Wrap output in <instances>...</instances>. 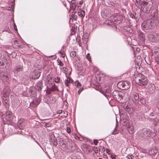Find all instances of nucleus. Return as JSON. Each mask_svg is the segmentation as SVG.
Here are the masks:
<instances>
[{
    "label": "nucleus",
    "mask_w": 159,
    "mask_h": 159,
    "mask_svg": "<svg viewBox=\"0 0 159 159\" xmlns=\"http://www.w3.org/2000/svg\"><path fill=\"white\" fill-rule=\"evenodd\" d=\"M153 4L151 1L141 0L140 2L141 10L144 13H149L152 9Z\"/></svg>",
    "instance_id": "obj_1"
},
{
    "label": "nucleus",
    "mask_w": 159,
    "mask_h": 159,
    "mask_svg": "<svg viewBox=\"0 0 159 159\" xmlns=\"http://www.w3.org/2000/svg\"><path fill=\"white\" fill-rule=\"evenodd\" d=\"M135 82L141 86H145L148 84L147 79L143 74L139 73L134 79Z\"/></svg>",
    "instance_id": "obj_2"
},
{
    "label": "nucleus",
    "mask_w": 159,
    "mask_h": 159,
    "mask_svg": "<svg viewBox=\"0 0 159 159\" xmlns=\"http://www.w3.org/2000/svg\"><path fill=\"white\" fill-rule=\"evenodd\" d=\"M155 25L154 21L152 20H148L145 21L141 24L143 29L147 30L153 28Z\"/></svg>",
    "instance_id": "obj_3"
},
{
    "label": "nucleus",
    "mask_w": 159,
    "mask_h": 159,
    "mask_svg": "<svg viewBox=\"0 0 159 159\" xmlns=\"http://www.w3.org/2000/svg\"><path fill=\"white\" fill-rule=\"evenodd\" d=\"M141 137H149L151 138H153L156 135V133L153 131H152L149 129L144 128L143 129L141 132Z\"/></svg>",
    "instance_id": "obj_4"
},
{
    "label": "nucleus",
    "mask_w": 159,
    "mask_h": 159,
    "mask_svg": "<svg viewBox=\"0 0 159 159\" xmlns=\"http://www.w3.org/2000/svg\"><path fill=\"white\" fill-rule=\"evenodd\" d=\"M130 83L127 81H120L117 84L118 87L122 90H126L130 88Z\"/></svg>",
    "instance_id": "obj_5"
},
{
    "label": "nucleus",
    "mask_w": 159,
    "mask_h": 159,
    "mask_svg": "<svg viewBox=\"0 0 159 159\" xmlns=\"http://www.w3.org/2000/svg\"><path fill=\"white\" fill-rule=\"evenodd\" d=\"M148 38L151 42H156L159 40V34L156 33H150L148 35Z\"/></svg>",
    "instance_id": "obj_6"
},
{
    "label": "nucleus",
    "mask_w": 159,
    "mask_h": 159,
    "mask_svg": "<svg viewBox=\"0 0 159 159\" xmlns=\"http://www.w3.org/2000/svg\"><path fill=\"white\" fill-rule=\"evenodd\" d=\"M112 95L114 99L118 102L122 99V93L120 92L114 91L113 92Z\"/></svg>",
    "instance_id": "obj_7"
},
{
    "label": "nucleus",
    "mask_w": 159,
    "mask_h": 159,
    "mask_svg": "<svg viewBox=\"0 0 159 159\" xmlns=\"http://www.w3.org/2000/svg\"><path fill=\"white\" fill-rule=\"evenodd\" d=\"M111 18L112 19L113 21H116V20H118L121 22L123 20L124 17L120 14L115 13L113 16H111Z\"/></svg>",
    "instance_id": "obj_8"
},
{
    "label": "nucleus",
    "mask_w": 159,
    "mask_h": 159,
    "mask_svg": "<svg viewBox=\"0 0 159 159\" xmlns=\"http://www.w3.org/2000/svg\"><path fill=\"white\" fill-rule=\"evenodd\" d=\"M11 92V89L8 86H5L3 90L2 97L9 98V96Z\"/></svg>",
    "instance_id": "obj_9"
},
{
    "label": "nucleus",
    "mask_w": 159,
    "mask_h": 159,
    "mask_svg": "<svg viewBox=\"0 0 159 159\" xmlns=\"http://www.w3.org/2000/svg\"><path fill=\"white\" fill-rule=\"evenodd\" d=\"M153 53L154 55L156 61L159 64V48H158L157 50L156 49Z\"/></svg>",
    "instance_id": "obj_10"
},
{
    "label": "nucleus",
    "mask_w": 159,
    "mask_h": 159,
    "mask_svg": "<svg viewBox=\"0 0 159 159\" xmlns=\"http://www.w3.org/2000/svg\"><path fill=\"white\" fill-rule=\"evenodd\" d=\"M40 101L41 100L39 99H34L30 103V106L34 108L39 104Z\"/></svg>",
    "instance_id": "obj_11"
},
{
    "label": "nucleus",
    "mask_w": 159,
    "mask_h": 159,
    "mask_svg": "<svg viewBox=\"0 0 159 159\" xmlns=\"http://www.w3.org/2000/svg\"><path fill=\"white\" fill-rule=\"evenodd\" d=\"M49 139L50 142L56 146L57 145V139L53 134H49Z\"/></svg>",
    "instance_id": "obj_12"
},
{
    "label": "nucleus",
    "mask_w": 159,
    "mask_h": 159,
    "mask_svg": "<svg viewBox=\"0 0 159 159\" xmlns=\"http://www.w3.org/2000/svg\"><path fill=\"white\" fill-rule=\"evenodd\" d=\"M133 102L135 103H138L139 102V95L136 93H134L133 94L132 98Z\"/></svg>",
    "instance_id": "obj_13"
},
{
    "label": "nucleus",
    "mask_w": 159,
    "mask_h": 159,
    "mask_svg": "<svg viewBox=\"0 0 159 159\" xmlns=\"http://www.w3.org/2000/svg\"><path fill=\"white\" fill-rule=\"evenodd\" d=\"M127 129L129 133L130 134H133L135 132L132 123H129L127 126Z\"/></svg>",
    "instance_id": "obj_14"
},
{
    "label": "nucleus",
    "mask_w": 159,
    "mask_h": 159,
    "mask_svg": "<svg viewBox=\"0 0 159 159\" xmlns=\"http://www.w3.org/2000/svg\"><path fill=\"white\" fill-rule=\"evenodd\" d=\"M13 118V115L12 113L8 111L6 112V116L5 118L8 121H10L12 120Z\"/></svg>",
    "instance_id": "obj_15"
},
{
    "label": "nucleus",
    "mask_w": 159,
    "mask_h": 159,
    "mask_svg": "<svg viewBox=\"0 0 159 159\" xmlns=\"http://www.w3.org/2000/svg\"><path fill=\"white\" fill-rule=\"evenodd\" d=\"M2 103L4 106L7 108H8L9 107V98H7L6 97H2Z\"/></svg>",
    "instance_id": "obj_16"
},
{
    "label": "nucleus",
    "mask_w": 159,
    "mask_h": 159,
    "mask_svg": "<svg viewBox=\"0 0 159 159\" xmlns=\"http://www.w3.org/2000/svg\"><path fill=\"white\" fill-rule=\"evenodd\" d=\"M155 89V86L154 84H151L148 87V90L150 93H153Z\"/></svg>",
    "instance_id": "obj_17"
},
{
    "label": "nucleus",
    "mask_w": 159,
    "mask_h": 159,
    "mask_svg": "<svg viewBox=\"0 0 159 159\" xmlns=\"http://www.w3.org/2000/svg\"><path fill=\"white\" fill-rule=\"evenodd\" d=\"M1 75L4 77V78H3V79L7 81L11 77L8 72L7 71H4L2 73Z\"/></svg>",
    "instance_id": "obj_18"
},
{
    "label": "nucleus",
    "mask_w": 159,
    "mask_h": 159,
    "mask_svg": "<svg viewBox=\"0 0 159 159\" xmlns=\"http://www.w3.org/2000/svg\"><path fill=\"white\" fill-rule=\"evenodd\" d=\"M158 150L157 148L156 147L152 148L149 151V153L151 155H155L157 153Z\"/></svg>",
    "instance_id": "obj_19"
},
{
    "label": "nucleus",
    "mask_w": 159,
    "mask_h": 159,
    "mask_svg": "<svg viewBox=\"0 0 159 159\" xmlns=\"http://www.w3.org/2000/svg\"><path fill=\"white\" fill-rule=\"evenodd\" d=\"M35 88L36 89H37L38 91H41L43 88L42 82L39 81L37 83Z\"/></svg>",
    "instance_id": "obj_20"
},
{
    "label": "nucleus",
    "mask_w": 159,
    "mask_h": 159,
    "mask_svg": "<svg viewBox=\"0 0 159 159\" xmlns=\"http://www.w3.org/2000/svg\"><path fill=\"white\" fill-rule=\"evenodd\" d=\"M138 35L139 38L140 40L142 41L144 40L145 35L143 32L140 31H138Z\"/></svg>",
    "instance_id": "obj_21"
},
{
    "label": "nucleus",
    "mask_w": 159,
    "mask_h": 159,
    "mask_svg": "<svg viewBox=\"0 0 159 159\" xmlns=\"http://www.w3.org/2000/svg\"><path fill=\"white\" fill-rule=\"evenodd\" d=\"M78 15L80 17L83 18L85 15V11H84L80 9L78 11Z\"/></svg>",
    "instance_id": "obj_22"
},
{
    "label": "nucleus",
    "mask_w": 159,
    "mask_h": 159,
    "mask_svg": "<svg viewBox=\"0 0 159 159\" xmlns=\"http://www.w3.org/2000/svg\"><path fill=\"white\" fill-rule=\"evenodd\" d=\"M122 99H124L125 100H128L130 98V95L127 92H125L124 93H122Z\"/></svg>",
    "instance_id": "obj_23"
},
{
    "label": "nucleus",
    "mask_w": 159,
    "mask_h": 159,
    "mask_svg": "<svg viewBox=\"0 0 159 159\" xmlns=\"http://www.w3.org/2000/svg\"><path fill=\"white\" fill-rule=\"evenodd\" d=\"M51 89V91L52 92H54L55 91H58L59 90L57 86H56L55 84H53L51 87L50 88Z\"/></svg>",
    "instance_id": "obj_24"
},
{
    "label": "nucleus",
    "mask_w": 159,
    "mask_h": 159,
    "mask_svg": "<svg viewBox=\"0 0 159 159\" xmlns=\"http://www.w3.org/2000/svg\"><path fill=\"white\" fill-rule=\"evenodd\" d=\"M72 79L70 77H67L66 79L65 80V84L66 86H69V83H72Z\"/></svg>",
    "instance_id": "obj_25"
},
{
    "label": "nucleus",
    "mask_w": 159,
    "mask_h": 159,
    "mask_svg": "<svg viewBox=\"0 0 159 159\" xmlns=\"http://www.w3.org/2000/svg\"><path fill=\"white\" fill-rule=\"evenodd\" d=\"M23 120L24 119H20L19 120V126L20 128L23 129L25 126L24 123L23 122Z\"/></svg>",
    "instance_id": "obj_26"
},
{
    "label": "nucleus",
    "mask_w": 159,
    "mask_h": 159,
    "mask_svg": "<svg viewBox=\"0 0 159 159\" xmlns=\"http://www.w3.org/2000/svg\"><path fill=\"white\" fill-rule=\"evenodd\" d=\"M45 84L46 86L47 87H50V85L53 84L52 82V81H51L49 80H47L45 81Z\"/></svg>",
    "instance_id": "obj_27"
},
{
    "label": "nucleus",
    "mask_w": 159,
    "mask_h": 159,
    "mask_svg": "<svg viewBox=\"0 0 159 159\" xmlns=\"http://www.w3.org/2000/svg\"><path fill=\"white\" fill-rule=\"evenodd\" d=\"M125 110L127 111L130 114L133 111V109L132 108L129 107V106L127 105L125 107Z\"/></svg>",
    "instance_id": "obj_28"
},
{
    "label": "nucleus",
    "mask_w": 159,
    "mask_h": 159,
    "mask_svg": "<svg viewBox=\"0 0 159 159\" xmlns=\"http://www.w3.org/2000/svg\"><path fill=\"white\" fill-rule=\"evenodd\" d=\"M22 69V68L21 66H16L15 67L14 71V72H17L18 71L21 70Z\"/></svg>",
    "instance_id": "obj_29"
},
{
    "label": "nucleus",
    "mask_w": 159,
    "mask_h": 159,
    "mask_svg": "<svg viewBox=\"0 0 159 159\" xmlns=\"http://www.w3.org/2000/svg\"><path fill=\"white\" fill-rule=\"evenodd\" d=\"M76 54V53L75 52L72 51L70 53V55L71 57L74 58L75 57Z\"/></svg>",
    "instance_id": "obj_30"
},
{
    "label": "nucleus",
    "mask_w": 159,
    "mask_h": 159,
    "mask_svg": "<svg viewBox=\"0 0 159 159\" xmlns=\"http://www.w3.org/2000/svg\"><path fill=\"white\" fill-rule=\"evenodd\" d=\"M57 62L58 63V65L60 66H61L62 67L64 66L63 62H62L60 60H57Z\"/></svg>",
    "instance_id": "obj_31"
},
{
    "label": "nucleus",
    "mask_w": 159,
    "mask_h": 159,
    "mask_svg": "<svg viewBox=\"0 0 159 159\" xmlns=\"http://www.w3.org/2000/svg\"><path fill=\"white\" fill-rule=\"evenodd\" d=\"M60 77H57L55 79L54 81L56 83H60Z\"/></svg>",
    "instance_id": "obj_32"
},
{
    "label": "nucleus",
    "mask_w": 159,
    "mask_h": 159,
    "mask_svg": "<svg viewBox=\"0 0 159 159\" xmlns=\"http://www.w3.org/2000/svg\"><path fill=\"white\" fill-rule=\"evenodd\" d=\"M114 6L113 7L115 9H118L120 7V4H119L118 3H116L115 4H114Z\"/></svg>",
    "instance_id": "obj_33"
},
{
    "label": "nucleus",
    "mask_w": 159,
    "mask_h": 159,
    "mask_svg": "<svg viewBox=\"0 0 159 159\" xmlns=\"http://www.w3.org/2000/svg\"><path fill=\"white\" fill-rule=\"evenodd\" d=\"M47 88V89L46 93L48 94H49L51 93V92L52 91H51V89L50 88L48 87Z\"/></svg>",
    "instance_id": "obj_34"
},
{
    "label": "nucleus",
    "mask_w": 159,
    "mask_h": 159,
    "mask_svg": "<svg viewBox=\"0 0 159 159\" xmlns=\"http://www.w3.org/2000/svg\"><path fill=\"white\" fill-rule=\"evenodd\" d=\"M86 58L90 63L91 62V57H90V55L89 53H88L86 55Z\"/></svg>",
    "instance_id": "obj_35"
},
{
    "label": "nucleus",
    "mask_w": 159,
    "mask_h": 159,
    "mask_svg": "<svg viewBox=\"0 0 159 159\" xmlns=\"http://www.w3.org/2000/svg\"><path fill=\"white\" fill-rule=\"evenodd\" d=\"M75 84H76V87L78 88H80L81 86V84L78 81H76Z\"/></svg>",
    "instance_id": "obj_36"
},
{
    "label": "nucleus",
    "mask_w": 159,
    "mask_h": 159,
    "mask_svg": "<svg viewBox=\"0 0 159 159\" xmlns=\"http://www.w3.org/2000/svg\"><path fill=\"white\" fill-rule=\"evenodd\" d=\"M93 150L95 152V153H97L98 151V149L97 147H94L93 148Z\"/></svg>",
    "instance_id": "obj_37"
},
{
    "label": "nucleus",
    "mask_w": 159,
    "mask_h": 159,
    "mask_svg": "<svg viewBox=\"0 0 159 159\" xmlns=\"http://www.w3.org/2000/svg\"><path fill=\"white\" fill-rule=\"evenodd\" d=\"M118 133V131L116 129V127L115 128L114 130L112 132V134H116Z\"/></svg>",
    "instance_id": "obj_38"
},
{
    "label": "nucleus",
    "mask_w": 159,
    "mask_h": 159,
    "mask_svg": "<svg viewBox=\"0 0 159 159\" xmlns=\"http://www.w3.org/2000/svg\"><path fill=\"white\" fill-rule=\"evenodd\" d=\"M100 150H102L103 152H104L105 151V149L104 148V147L103 146H101L99 148Z\"/></svg>",
    "instance_id": "obj_39"
},
{
    "label": "nucleus",
    "mask_w": 159,
    "mask_h": 159,
    "mask_svg": "<svg viewBox=\"0 0 159 159\" xmlns=\"http://www.w3.org/2000/svg\"><path fill=\"white\" fill-rule=\"evenodd\" d=\"M116 2H110V4H109V5L110 7H111L112 8H113L114 6V4H115Z\"/></svg>",
    "instance_id": "obj_40"
},
{
    "label": "nucleus",
    "mask_w": 159,
    "mask_h": 159,
    "mask_svg": "<svg viewBox=\"0 0 159 159\" xmlns=\"http://www.w3.org/2000/svg\"><path fill=\"white\" fill-rule=\"evenodd\" d=\"M66 131L67 132L69 133L70 134L71 132V129L69 127H67L66 129Z\"/></svg>",
    "instance_id": "obj_41"
},
{
    "label": "nucleus",
    "mask_w": 159,
    "mask_h": 159,
    "mask_svg": "<svg viewBox=\"0 0 159 159\" xmlns=\"http://www.w3.org/2000/svg\"><path fill=\"white\" fill-rule=\"evenodd\" d=\"M93 143L95 145H97L98 143V141L97 140L94 139V140Z\"/></svg>",
    "instance_id": "obj_42"
},
{
    "label": "nucleus",
    "mask_w": 159,
    "mask_h": 159,
    "mask_svg": "<svg viewBox=\"0 0 159 159\" xmlns=\"http://www.w3.org/2000/svg\"><path fill=\"white\" fill-rule=\"evenodd\" d=\"M106 152L108 154H110V150L108 148H106Z\"/></svg>",
    "instance_id": "obj_43"
},
{
    "label": "nucleus",
    "mask_w": 159,
    "mask_h": 159,
    "mask_svg": "<svg viewBox=\"0 0 159 159\" xmlns=\"http://www.w3.org/2000/svg\"><path fill=\"white\" fill-rule=\"evenodd\" d=\"M62 110H58L57 112V114H61L62 113Z\"/></svg>",
    "instance_id": "obj_44"
},
{
    "label": "nucleus",
    "mask_w": 159,
    "mask_h": 159,
    "mask_svg": "<svg viewBox=\"0 0 159 159\" xmlns=\"http://www.w3.org/2000/svg\"><path fill=\"white\" fill-rule=\"evenodd\" d=\"M40 75L39 74H38V75L36 77H34V79H37L40 76Z\"/></svg>",
    "instance_id": "obj_45"
},
{
    "label": "nucleus",
    "mask_w": 159,
    "mask_h": 159,
    "mask_svg": "<svg viewBox=\"0 0 159 159\" xmlns=\"http://www.w3.org/2000/svg\"><path fill=\"white\" fill-rule=\"evenodd\" d=\"M130 17L132 18H133L134 17V15L132 14H131L130 15Z\"/></svg>",
    "instance_id": "obj_46"
},
{
    "label": "nucleus",
    "mask_w": 159,
    "mask_h": 159,
    "mask_svg": "<svg viewBox=\"0 0 159 159\" xmlns=\"http://www.w3.org/2000/svg\"><path fill=\"white\" fill-rule=\"evenodd\" d=\"M83 2H84L83 1L81 0L79 2V4L80 5H82L83 4Z\"/></svg>",
    "instance_id": "obj_47"
},
{
    "label": "nucleus",
    "mask_w": 159,
    "mask_h": 159,
    "mask_svg": "<svg viewBox=\"0 0 159 159\" xmlns=\"http://www.w3.org/2000/svg\"><path fill=\"white\" fill-rule=\"evenodd\" d=\"M14 29L16 30L17 31V27H16V25L15 24L14 25Z\"/></svg>",
    "instance_id": "obj_48"
},
{
    "label": "nucleus",
    "mask_w": 159,
    "mask_h": 159,
    "mask_svg": "<svg viewBox=\"0 0 159 159\" xmlns=\"http://www.w3.org/2000/svg\"><path fill=\"white\" fill-rule=\"evenodd\" d=\"M82 90H83V89H79V91H78V94H79L82 91Z\"/></svg>",
    "instance_id": "obj_49"
},
{
    "label": "nucleus",
    "mask_w": 159,
    "mask_h": 159,
    "mask_svg": "<svg viewBox=\"0 0 159 159\" xmlns=\"http://www.w3.org/2000/svg\"><path fill=\"white\" fill-rule=\"evenodd\" d=\"M0 66H3V65H4V63L2 62H1V61H0Z\"/></svg>",
    "instance_id": "obj_50"
},
{
    "label": "nucleus",
    "mask_w": 159,
    "mask_h": 159,
    "mask_svg": "<svg viewBox=\"0 0 159 159\" xmlns=\"http://www.w3.org/2000/svg\"><path fill=\"white\" fill-rule=\"evenodd\" d=\"M111 157L113 159H115V158H116V156H112V155H111Z\"/></svg>",
    "instance_id": "obj_51"
},
{
    "label": "nucleus",
    "mask_w": 159,
    "mask_h": 159,
    "mask_svg": "<svg viewBox=\"0 0 159 159\" xmlns=\"http://www.w3.org/2000/svg\"><path fill=\"white\" fill-rule=\"evenodd\" d=\"M129 156L130 157V158L131 159H133V156L132 154H131V155L129 154Z\"/></svg>",
    "instance_id": "obj_52"
},
{
    "label": "nucleus",
    "mask_w": 159,
    "mask_h": 159,
    "mask_svg": "<svg viewBox=\"0 0 159 159\" xmlns=\"http://www.w3.org/2000/svg\"><path fill=\"white\" fill-rule=\"evenodd\" d=\"M58 53H60V54H61V55H62V54L63 53V52H61V51H59L58 52Z\"/></svg>",
    "instance_id": "obj_53"
},
{
    "label": "nucleus",
    "mask_w": 159,
    "mask_h": 159,
    "mask_svg": "<svg viewBox=\"0 0 159 159\" xmlns=\"http://www.w3.org/2000/svg\"><path fill=\"white\" fill-rule=\"evenodd\" d=\"M61 56L62 57H64L65 56V55L63 53L61 55Z\"/></svg>",
    "instance_id": "obj_54"
},
{
    "label": "nucleus",
    "mask_w": 159,
    "mask_h": 159,
    "mask_svg": "<svg viewBox=\"0 0 159 159\" xmlns=\"http://www.w3.org/2000/svg\"><path fill=\"white\" fill-rule=\"evenodd\" d=\"M127 158H128L129 159L130 157H129V154L128 155V156H127Z\"/></svg>",
    "instance_id": "obj_55"
},
{
    "label": "nucleus",
    "mask_w": 159,
    "mask_h": 159,
    "mask_svg": "<svg viewBox=\"0 0 159 159\" xmlns=\"http://www.w3.org/2000/svg\"><path fill=\"white\" fill-rule=\"evenodd\" d=\"M45 126H46L47 127H49V126H48L47 124L46 123V125H45Z\"/></svg>",
    "instance_id": "obj_56"
},
{
    "label": "nucleus",
    "mask_w": 159,
    "mask_h": 159,
    "mask_svg": "<svg viewBox=\"0 0 159 159\" xmlns=\"http://www.w3.org/2000/svg\"><path fill=\"white\" fill-rule=\"evenodd\" d=\"M150 115H151V116H153V113H151V114H150Z\"/></svg>",
    "instance_id": "obj_57"
},
{
    "label": "nucleus",
    "mask_w": 159,
    "mask_h": 159,
    "mask_svg": "<svg viewBox=\"0 0 159 159\" xmlns=\"http://www.w3.org/2000/svg\"><path fill=\"white\" fill-rule=\"evenodd\" d=\"M11 2H14V1H15V0H11Z\"/></svg>",
    "instance_id": "obj_58"
},
{
    "label": "nucleus",
    "mask_w": 159,
    "mask_h": 159,
    "mask_svg": "<svg viewBox=\"0 0 159 159\" xmlns=\"http://www.w3.org/2000/svg\"><path fill=\"white\" fill-rule=\"evenodd\" d=\"M72 5H74L75 6V4H74V3H72Z\"/></svg>",
    "instance_id": "obj_59"
},
{
    "label": "nucleus",
    "mask_w": 159,
    "mask_h": 159,
    "mask_svg": "<svg viewBox=\"0 0 159 159\" xmlns=\"http://www.w3.org/2000/svg\"><path fill=\"white\" fill-rule=\"evenodd\" d=\"M64 116H67V113H66V115H64Z\"/></svg>",
    "instance_id": "obj_60"
},
{
    "label": "nucleus",
    "mask_w": 159,
    "mask_h": 159,
    "mask_svg": "<svg viewBox=\"0 0 159 159\" xmlns=\"http://www.w3.org/2000/svg\"><path fill=\"white\" fill-rule=\"evenodd\" d=\"M98 159H102L100 157L98 158Z\"/></svg>",
    "instance_id": "obj_61"
},
{
    "label": "nucleus",
    "mask_w": 159,
    "mask_h": 159,
    "mask_svg": "<svg viewBox=\"0 0 159 159\" xmlns=\"http://www.w3.org/2000/svg\"><path fill=\"white\" fill-rule=\"evenodd\" d=\"M138 50H139V49H138V50H137V51H138Z\"/></svg>",
    "instance_id": "obj_62"
},
{
    "label": "nucleus",
    "mask_w": 159,
    "mask_h": 159,
    "mask_svg": "<svg viewBox=\"0 0 159 159\" xmlns=\"http://www.w3.org/2000/svg\"><path fill=\"white\" fill-rule=\"evenodd\" d=\"M138 50H139V49H138V50H137V51H138Z\"/></svg>",
    "instance_id": "obj_63"
},
{
    "label": "nucleus",
    "mask_w": 159,
    "mask_h": 159,
    "mask_svg": "<svg viewBox=\"0 0 159 159\" xmlns=\"http://www.w3.org/2000/svg\"><path fill=\"white\" fill-rule=\"evenodd\" d=\"M16 41H17L16 40H15V42H16Z\"/></svg>",
    "instance_id": "obj_64"
}]
</instances>
